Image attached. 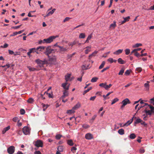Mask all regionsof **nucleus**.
Instances as JSON below:
<instances>
[{
  "mask_svg": "<svg viewBox=\"0 0 154 154\" xmlns=\"http://www.w3.org/2000/svg\"><path fill=\"white\" fill-rule=\"evenodd\" d=\"M67 84V82H65L62 84L61 86L63 87L64 89V90L63 91V95L60 98H64L66 97L69 95V93H68L67 90L69 89V85L66 86Z\"/></svg>",
  "mask_w": 154,
  "mask_h": 154,
  "instance_id": "f257e3e1",
  "label": "nucleus"
},
{
  "mask_svg": "<svg viewBox=\"0 0 154 154\" xmlns=\"http://www.w3.org/2000/svg\"><path fill=\"white\" fill-rule=\"evenodd\" d=\"M35 62L37 64L38 67L40 68L44 67L45 65L48 63V60L46 59H44L43 60L37 59L35 60Z\"/></svg>",
  "mask_w": 154,
  "mask_h": 154,
  "instance_id": "f03ea898",
  "label": "nucleus"
},
{
  "mask_svg": "<svg viewBox=\"0 0 154 154\" xmlns=\"http://www.w3.org/2000/svg\"><path fill=\"white\" fill-rule=\"evenodd\" d=\"M58 35L56 36H50L49 38H47L44 39V41L45 42V43H50L53 41V40L55 39L56 38L58 37Z\"/></svg>",
  "mask_w": 154,
  "mask_h": 154,
  "instance_id": "7ed1b4c3",
  "label": "nucleus"
},
{
  "mask_svg": "<svg viewBox=\"0 0 154 154\" xmlns=\"http://www.w3.org/2000/svg\"><path fill=\"white\" fill-rule=\"evenodd\" d=\"M45 49H46V51L44 53L48 57L49 56V54H51L52 51H54V50L51 49L50 46L48 47L47 48L46 47Z\"/></svg>",
  "mask_w": 154,
  "mask_h": 154,
  "instance_id": "20e7f679",
  "label": "nucleus"
},
{
  "mask_svg": "<svg viewBox=\"0 0 154 154\" xmlns=\"http://www.w3.org/2000/svg\"><path fill=\"white\" fill-rule=\"evenodd\" d=\"M34 145L37 147H42L43 146V143L40 140H38L35 142Z\"/></svg>",
  "mask_w": 154,
  "mask_h": 154,
  "instance_id": "39448f33",
  "label": "nucleus"
},
{
  "mask_svg": "<svg viewBox=\"0 0 154 154\" xmlns=\"http://www.w3.org/2000/svg\"><path fill=\"white\" fill-rule=\"evenodd\" d=\"M130 101L128 98H126L123 100L122 102V105L121 106V108H123L128 103H130Z\"/></svg>",
  "mask_w": 154,
  "mask_h": 154,
  "instance_id": "423d86ee",
  "label": "nucleus"
},
{
  "mask_svg": "<svg viewBox=\"0 0 154 154\" xmlns=\"http://www.w3.org/2000/svg\"><path fill=\"white\" fill-rule=\"evenodd\" d=\"M23 134L26 135H28L30 134V129L27 127H24L22 129Z\"/></svg>",
  "mask_w": 154,
  "mask_h": 154,
  "instance_id": "0eeeda50",
  "label": "nucleus"
},
{
  "mask_svg": "<svg viewBox=\"0 0 154 154\" xmlns=\"http://www.w3.org/2000/svg\"><path fill=\"white\" fill-rule=\"evenodd\" d=\"M15 148L13 146H11L8 148L7 151L9 154H13L14 152Z\"/></svg>",
  "mask_w": 154,
  "mask_h": 154,
  "instance_id": "6e6552de",
  "label": "nucleus"
},
{
  "mask_svg": "<svg viewBox=\"0 0 154 154\" xmlns=\"http://www.w3.org/2000/svg\"><path fill=\"white\" fill-rule=\"evenodd\" d=\"M134 118H135V119H136V117L133 116V118L131 119H130L128 121L125 123L124 124V125H123L122 127H124V126H127L128 125H129L132 122Z\"/></svg>",
  "mask_w": 154,
  "mask_h": 154,
  "instance_id": "1a4fd4ad",
  "label": "nucleus"
},
{
  "mask_svg": "<svg viewBox=\"0 0 154 154\" xmlns=\"http://www.w3.org/2000/svg\"><path fill=\"white\" fill-rule=\"evenodd\" d=\"M57 47L60 49V52H65L67 51L68 48H64L63 46H57Z\"/></svg>",
  "mask_w": 154,
  "mask_h": 154,
  "instance_id": "9d476101",
  "label": "nucleus"
},
{
  "mask_svg": "<svg viewBox=\"0 0 154 154\" xmlns=\"http://www.w3.org/2000/svg\"><path fill=\"white\" fill-rule=\"evenodd\" d=\"M93 138L92 135L89 133L86 134L85 135V138L88 140H91Z\"/></svg>",
  "mask_w": 154,
  "mask_h": 154,
  "instance_id": "9b49d317",
  "label": "nucleus"
},
{
  "mask_svg": "<svg viewBox=\"0 0 154 154\" xmlns=\"http://www.w3.org/2000/svg\"><path fill=\"white\" fill-rule=\"evenodd\" d=\"M56 10V9L55 8H54L52 10V11H50L49 12L46 14V15L45 16H44L45 17H47L49 16L52 15L54 12H55V11Z\"/></svg>",
  "mask_w": 154,
  "mask_h": 154,
  "instance_id": "f8f14e48",
  "label": "nucleus"
},
{
  "mask_svg": "<svg viewBox=\"0 0 154 154\" xmlns=\"http://www.w3.org/2000/svg\"><path fill=\"white\" fill-rule=\"evenodd\" d=\"M149 83H150L149 81H147V83H145L144 84V86L146 88V90L147 91H149Z\"/></svg>",
  "mask_w": 154,
  "mask_h": 154,
  "instance_id": "ddd939ff",
  "label": "nucleus"
},
{
  "mask_svg": "<svg viewBox=\"0 0 154 154\" xmlns=\"http://www.w3.org/2000/svg\"><path fill=\"white\" fill-rule=\"evenodd\" d=\"M123 51V49H119L118 50L114 52L113 54H114L118 55L121 54L122 52Z\"/></svg>",
  "mask_w": 154,
  "mask_h": 154,
  "instance_id": "4468645a",
  "label": "nucleus"
},
{
  "mask_svg": "<svg viewBox=\"0 0 154 154\" xmlns=\"http://www.w3.org/2000/svg\"><path fill=\"white\" fill-rule=\"evenodd\" d=\"M46 48L45 47L40 46L37 48V49L39 51V53L40 52L42 51V50H45Z\"/></svg>",
  "mask_w": 154,
  "mask_h": 154,
  "instance_id": "2eb2a0df",
  "label": "nucleus"
},
{
  "mask_svg": "<svg viewBox=\"0 0 154 154\" xmlns=\"http://www.w3.org/2000/svg\"><path fill=\"white\" fill-rule=\"evenodd\" d=\"M116 26V22L115 21H113V23L111 24L110 26V28L114 29Z\"/></svg>",
  "mask_w": 154,
  "mask_h": 154,
  "instance_id": "dca6fc26",
  "label": "nucleus"
},
{
  "mask_svg": "<svg viewBox=\"0 0 154 154\" xmlns=\"http://www.w3.org/2000/svg\"><path fill=\"white\" fill-rule=\"evenodd\" d=\"M71 74H68L65 76V79L66 81V82L67 83V82L69 80Z\"/></svg>",
  "mask_w": 154,
  "mask_h": 154,
  "instance_id": "f3484780",
  "label": "nucleus"
},
{
  "mask_svg": "<svg viewBox=\"0 0 154 154\" xmlns=\"http://www.w3.org/2000/svg\"><path fill=\"white\" fill-rule=\"evenodd\" d=\"M81 106V104L79 103H78L77 104H76L74 107L72 108L74 110L77 109H78Z\"/></svg>",
  "mask_w": 154,
  "mask_h": 154,
  "instance_id": "a211bd4d",
  "label": "nucleus"
},
{
  "mask_svg": "<svg viewBox=\"0 0 154 154\" xmlns=\"http://www.w3.org/2000/svg\"><path fill=\"white\" fill-rule=\"evenodd\" d=\"M67 143L70 146H72L74 145V143L72 140H67Z\"/></svg>",
  "mask_w": 154,
  "mask_h": 154,
  "instance_id": "6ab92c4d",
  "label": "nucleus"
},
{
  "mask_svg": "<svg viewBox=\"0 0 154 154\" xmlns=\"http://www.w3.org/2000/svg\"><path fill=\"white\" fill-rule=\"evenodd\" d=\"M86 49L85 51V54H88L89 52L91 51V47L90 46H87L86 48Z\"/></svg>",
  "mask_w": 154,
  "mask_h": 154,
  "instance_id": "aec40b11",
  "label": "nucleus"
},
{
  "mask_svg": "<svg viewBox=\"0 0 154 154\" xmlns=\"http://www.w3.org/2000/svg\"><path fill=\"white\" fill-rule=\"evenodd\" d=\"M97 53V51H94L89 56V59H90L93 56H95L96 54Z\"/></svg>",
  "mask_w": 154,
  "mask_h": 154,
  "instance_id": "412c9836",
  "label": "nucleus"
},
{
  "mask_svg": "<svg viewBox=\"0 0 154 154\" xmlns=\"http://www.w3.org/2000/svg\"><path fill=\"white\" fill-rule=\"evenodd\" d=\"M142 121V120L140 118H138L137 119L135 122H134V125L135 126H136V125L139 123H140Z\"/></svg>",
  "mask_w": 154,
  "mask_h": 154,
  "instance_id": "4be33fe9",
  "label": "nucleus"
},
{
  "mask_svg": "<svg viewBox=\"0 0 154 154\" xmlns=\"http://www.w3.org/2000/svg\"><path fill=\"white\" fill-rule=\"evenodd\" d=\"M119 134L122 135L124 134V130L122 128L119 129L118 131Z\"/></svg>",
  "mask_w": 154,
  "mask_h": 154,
  "instance_id": "5701e85b",
  "label": "nucleus"
},
{
  "mask_svg": "<svg viewBox=\"0 0 154 154\" xmlns=\"http://www.w3.org/2000/svg\"><path fill=\"white\" fill-rule=\"evenodd\" d=\"M118 62L120 64H124L125 63V62L122 60V58H120L118 59Z\"/></svg>",
  "mask_w": 154,
  "mask_h": 154,
  "instance_id": "b1692460",
  "label": "nucleus"
},
{
  "mask_svg": "<svg viewBox=\"0 0 154 154\" xmlns=\"http://www.w3.org/2000/svg\"><path fill=\"white\" fill-rule=\"evenodd\" d=\"M10 129V126H8L7 127L5 128L2 131L3 134H4L7 131Z\"/></svg>",
  "mask_w": 154,
  "mask_h": 154,
  "instance_id": "393cba45",
  "label": "nucleus"
},
{
  "mask_svg": "<svg viewBox=\"0 0 154 154\" xmlns=\"http://www.w3.org/2000/svg\"><path fill=\"white\" fill-rule=\"evenodd\" d=\"M64 149V147L62 146H60L57 148V150L60 152H62L63 151Z\"/></svg>",
  "mask_w": 154,
  "mask_h": 154,
  "instance_id": "a878e982",
  "label": "nucleus"
},
{
  "mask_svg": "<svg viewBox=\"0 0 154 154\" xmlns=\"http://www.w3.org/2000/svg\"><path fill=\"white\" fill-rule=\"evenodd\" d=\"M107 61L110 62V63H112L113 62L116 63L117 62L116 60H113V58H110L108 59L107 60Z\"/></svg>",
  "mask_w": 154,
  "mask_h": 154,
  "instance_id": "bb28decb",
  "label": "nucleus"
},
{
  "mask_svg": "<svg viewBox=\"0 0 154 154\" xmlns=\"http://www.w3.org/2000/svg\"><path fill=\"white\" fill-rule=\"evenodd\" d=\"M35 50V48H33L31 49H30L29 50V51L27 52V54L28 56H30V54L33 53V50Z\"/></svg>",
  "mask_w": 154,
  "mask_h": 154,
  "instance_id": "cd10ccee",
  "label": "nucleus"
},
{
  "mask_svg": "<svg viewBox=\"0 0 154 154\" xmlns=\"http://www.w3.org/2000/svg\"><path fill=\"white\" fill-rule=\"evenodd\" d=\"M27 68L30 71H34L37 70V69L34 68L32 67L31 66H28Z\"/></svg>",
  "mask_w": 154,
  "mask_h": 154,
  "instance_id": "c85d7f7f",
  "label": "nucleus"
},
{
  "mask_svg": "<svg viewBox=\"0 0 154 154\" xmlns=\"http://www.w3.org/2000/svg\"><path fill=\"white\" fill-rule=\"evenodd\" d=\"M136 137V135L134 133L131 134L129 136L130 138L133 139H134Z\"/></svg>",
  "mask_w": 154,
  "mask_h": 154,
  "instance_id": "c756f323",
  "label": "nucleus"
},
{
  "mask_svg": "<svg viewBox=\"0 0 154 154\" xmlns=\"http://www.w3.org/2000/svg\"><path fill=\"white\" fill-rule=\"evenodd\" d=\"M85 37V33H82L79 35V38H84Z\"/></svg>",
  "mask_w": 154,
  "mask_h": 154,
  "instance_id": "7c9ffc66",
  "label": "nucleus"
},
{
  "mask_svg": "<svg viewBox=\"0 0 154 154\" xmlns=\"http://www.w3.org/2000/svg\"><path fill=\"white\" fill-rule=\"evenodd\" d=\"M142 44L141 43H137L133 45L132 47L133 48H136L141 46H142Z\"/></svg>",
  "mask_w": 154,
  "mask_h": 154,
  "instance_id": "2f4dec72",
  "label": "nucleus"
},
{
  "mask_svg": "<svg viewBox=\"0 0 154 154\" xmlns=\"http://www.w3.org/2000/svg\"><path fill=\"white\" fill-rule=\"evenodd\" d=\"M75 112V110L74 109H73V108H72L71 109L68 110L67 111V113L69 114H72V113H74V112Z\"/></svg>",
  "mask_w": 154,
  "mask_h": 154,
  "instance_id": "473e14b6",
  "label": "nucleus"
},
{
  "mask_svg": "<svg viewBox=\"0 0 154 154\" xmlns=\"http://www.w3.org/2000/svg\"><path fill=\"white\" fill-rule=\"evenodd\" d=\"M142 70V69L140 67L137 68L136 69V72L138 73L140 72Z\"/></svg>",
  "mask_w": 154,
  "mask_h": 154,
  "instance_id": "72a5a7b5",
  "label": "nucleus"
},
{
  "mask_svg": "<svg viewBox=\"0 0 154 154\" xmlns=\"http://www.w3.org/2000/svg\"><path fill=\"white\" fill-rule=\"evenodd\" d=\"M145 112L146 113V115L147 116V115H149L151 116L152 113V112L149 110H145Z\"/></svg>",
  "mask_w": 154,
  "mask_h": 154,
  "instance_id": "f704fd0d",
  "label": "nucleus"
},
{
  "mask_svg": "<svg viewBox=\"0 0 154 154\" xmlns=\"http://www.w3.org/2000/svg\"><path fill=\"white\" fill-rule=\"evenodd\" d=\"M105 64V61H103L102 62V63L100 65L99 67V69H101L103 68V67Z\"/></svg>",
  "mask_w": 154,
  "mask_h": 154,
  "instance_id": "c9c22d12",
  "label": "nucleus"
},
{
  "mask_svg": "<svg viewBox=\"0 0 154 154\" xmlns=\"http://www.w3.org/2000/svg\"><path fill=\"white\" fill-rule=\"evenodd\" d=\"M98 78L97 77H94L91 80L92 82H96L98 79Z\"/></svg>",
  "mask_w": 154,
  "mask_h": 154,
  "instance_id": "e433bc0d",
  "label": "nucleus"
},
{
  "mask_svg": "<svg viewBox=\"0 0 154 154\" xmlns=\"http://www.w3.org/2000/svg\"><path fill=\"white\" fill-rule=\"evenodd\" d=\"M34 99L31 97L29 98L27 100V102L29 103H32L34 102Z\"/></svg>",
  "mask_w": 154,
  "mask_h": 154,
  "instance_id": "4c0bfd02",
  "label": "nucleus"
},
{
  "mask_svg": "<svg viewBox=\"0 0 154 154\" xmlns=\"http://www.w3.org/2000/svg\"><path fill=\"white\" fill-rule=\"evenodd\" d=\"M119 100L118 98H115L112 100V102L111 103V104L112 105L113 104H114L116 102H117Z\"/></svg>",
  "mask_w": 154,
  "mask_h": 154,
  "instance_id": "58836bf2",
  "label": "nucleus"
},
{
  "mask_svg": "<svg viewBox=\"0 0 154 154\" xmlns=\"http://www.w3.org/2000/svg\"><path fill=\"white\" fill-rule=\"evenodd\" d=\"M62 137V136L61 135L58 134H57L55 136L56 139L57 140H59L60 139L61 137Z\"/></svg>",
  "mask_w": 154,
  "mask_h": 154,
  "instance_id": "ea45409f",
  "label": "nucleus"
},
{
  "mask_svg": "<svg viewBox=\"0 0 154 154\" xmlns=\"http://www.w3.org/2000/svg\"><path fill=\"white\" fill-rule=\"evenodd\" d=\"M92 88L91 87H90L87 90H85L83 93V94H85L87 92L89 91Z\"/></svg>",
  "mask_w": 154,
  "mask_h": 154,
  "instance_id": "a19ab883",
  "label": "nucleus"
},
{
  "mask_svg": "<svg viewBox=\"0 0 154 154\" xmlns=\"http://www.w3.org/2000/svg\"><path fill=\"white\" fill-rule=\"evenodd\" d=\"M124 68H122L119 73V75H122L124 72Z\"/></svg>",
  "mask_w": 154,
  "mask_h": 154,
  "instance_id": "79ce46f5",
  "label": "nucleus"
},
{
  "mask_svg": "<svg viewBox=\"0 0 154 154\" xmlns=\"http://www.w3.org/2000/svg\"><path fill=\"white\" fill-rule=\"evenodd\" d=\"M77 150V148L75 146L72 147L71 149V151L73 153H74L75 151Z\"/></svg>",
  "mask_w": 154,
  "mask_h": 154,
  "instance_id": "37998d69",
  "label": "nucleus"
},
{
  "mask_svg": "<svg viewBox=\"0 0 154 154\" xmlns=\"http://www.w3.org/2000/svg\"><path fill=\"white\" fill-rule=\"evenodd\" d=\"M130 50L129 49H126L125 50V53L126 55H128L130 53Z\"/></svg>",
  "mask_w": 154,
  "mask_h": 154,
  "instance_id": "c03bdc74",
  "label": "nucleus"
},
{
  "mask_svg": "<svg viewBox=\"0 0 154 154\" xmlns=\"http://www.w3.org/2000/svg\"><path fill=\"white\" fill-rule=\"evenodd\" d=\"M82 127L85 129H87L89 128L90 126L87 124H83L82 125Z\"/></svg>",
  "mask_w": 154,
  "mask_h": 154,
  "instance_id": "a18cd8bd",
  "label": "nucleus"
},
{
  "mask_svg": "<svg viewBox=\"0 0 154 154\" xmlns=\"http://www.w3.org/2000/svg\"><path fill=\"white\" fill-rule=\"evenodd\" d=\"M106 83H100L99 84V86L104 88L105 89V86L106 85Z\"/></svg>",
  "mask_w": 154,
  "mask_h": 154,
  "instance_id": "49530a36",
  "label": "nucleus"
},
{
  "mask_svg": "<svg viewBox=\"0 0 154 154\" xmlns=\"http://www.w3.org/2000/svg\"><path fill=\"white\" fill-rule=\"evenodd\" d=\"M22 26V24H21L20 25L15 26H12L11 28L12 29H16L18 28H20L21 26Z\"/></svg>",
  "mask_w": 154,
  "mask_h": 154,
  "instance_id": "de8ad7c7",
  "label": "nucleus"
},
{
  "mask_svg": "<svg viewBox=\"0 0 154 154\" xmlns=\"http://www.w3.org/2000/svg\"><path fill=\"white\" fill-rule=\"evenodd\" d=\"M130 72L131 71L130 70H127L125 72V74L126 75H128L130 74Z\"/></svg>",
  "mask_w": 154,
  "mask_h": 154,
  "instance_id": "09e8293b",
  "label": "nucleus"
},
{
  "mask_svg": "<svg viewBox=\"0 0 154 154\" xmlns=\"http://www.w3.org/2000/svg\"><path fill=\"white\" fill-rule=\"evenodd\" d=\"M112 86V85L111 84H109V85H107L106 84V85L105 86V89L108 90V89L110 88Z\"/></svg>",
  "mask_w": 154,
  "mask_h": 154,
  "instance_id": "8fccbe9b",
  "label": "nucleus"
},
{
  "mask_svg": "<svg viewBox=\"0 0 154 154\" xmlns=\"http://www.w3.org/2000/svg\"><path fill=\"white\" fill-rule=\"evenodd\" d=\"M149 106L151 109V111L152 112L154 113V107L151 105H149Z\"/></svg>",
  "mask_w": 154,
  "mask_h": 154,
  "instance_id": "3c124183",
  "label": "nucleus"
},
{
  "mask_svg": "<svg viewBox=\"0 0 154 154\" xmlns=\"http://www.w3.org/2000/svg\"><path fill=\"white\" fill-rule=\"evenodd\" d=\"M109 68V66H107L106 67L104 68V69H103L101 71V72H103L104 71H105L106 70L108 69Z\"/></svg>",
  "mask_w": 154,
  "mask_h": 154,
  "instance_id": "603ef678",
  "label": "nucleus"
},
{
  "mask_svg": "<svg viewBox=\"0 0 154 154\" xmlns=\"http://www.w3.org/2000/svg\"><path fill=\"white\" fill-rule=\"evenodd\" d=\"M18 118L17 117H15L13 119V121L14 122H16L18 121Z\"/></svg>",
  "mask_w": 154,
  "mask_h": 154,
  "instance_id": "864d4df0",
  "label": "nucleus"
},
{
  "mask_svg": "<svg viewBox=\"0 0 154 154\" xmlns=\"http://www.w3.org/2000/svg\"><path fill=\"white\" fill-rule=\"evenodd\" d=\"M20 112L21 114L23 115L25 113V111L24 109H22L20 110Z\"/></svg>",
  "mask_w": 154,
  "mask_h": 154,
  "instance_id": "5fc2aeb1",
  "label": "nucleus"
},
{
  "mask_svg": "<svg viewBox=\"0 0 154 154\" xmlns=\"http://www.w3.org/2000/svg\"><path fill=\"white\" fill-rule=\"evenodd\" d=\"M130 19V17L129 16H128L127 17H125L124 18V20H125V21L126 22L127 21H128Z\"/></svg>",
  "mask_w": 154,
  "mask_h": 154,
  "instance_id": "6e6d98bb",
  "label": "nucleus"
},
{
  "mask_svg": "<svg viewBox=\"0 0 154 154\" xmlns=\"http://www.w3.org/2000/svg\"><path fill=\"white\" fill-rule=\"evenodd\" d=\"M97 117V115H94L92 118L91 119V120H90V122H91V121H92V122H93V121L94 120V119H95L96 118V117Z\"/></svg>",
  "mask_w": 154,
  "mask_h": 154,
  "instance_id": "4d7b16f0",
  "label": "nucleus"
},
{
  "mask_svg": "<svg viewBox=\"0 0 154 154\" xmlns=\"http://www.w3.org/2000/svg\"><path fill=\"white\" fill-rule=\"evenodd\" d=\"M71 19V18L69 17H66L63 21L64 23L66 22V21H68L69 19Z\"/></svg>",
  "mask_w": 154,
  "mask_h": 154,
  "instance_id": "13d9d810",
  "label": "nucleus"
},
{
  "mask_svg": "<svg viewBox=\"0 0 154 154\" xmlns=\"http://www.w3.org/2000/svg\"><path fill=\"white\" fill-rule=\"evenodd\" d=\"M17 125L19 127H20L22 125V123L21 122H20L19 120H18L17 121Z\"/></svg>",
  "mask_w": 154,
  "mask_h": 154,
  "instance_id": "bf43d9fd",
  "label": "nucleus"
},
{
  "mask_svg": "<svg viewBox=\"0 0 154 154\" xmlns=\"http://www.w3.org/2000/svg\"><path fill=\"white\" fill-rule=\"evenodd\" d=\"M145 151L144 149L143 148H141L139 150V152L140 153H143L145 152Z\"/></svg>",
  "mask_w": 154,
  "mask_h": 154,
  "instance_id": "052dcab7",
  "label": "nucleus"
},
{
  "mask_svg": "<svg viewBox=\"0 0 154 154\" xmlns=\"http://www.w3.org/2000/svg\"><path fill=\"white\" fill-rule=\"evenodd\" d=\"M47 94L48 95V96L49 97L51 98H52L53 97V94L52 93L50 94V93H47Z\"/></svg>",
  "mask_w": 154,
  "mask_h": 154,
  "instance_id": "680f3d73",
  "label": "nucleus"
},
{
  "mask_svg": "<svg viewBox=\"0 0 154 154\" xmlns=\"http://www.w3.org/2000/svg\"><path fill=\"white\" fill-rule=\"evenodd\" d=\"M96 96H94L93 97H91L90 99V100H91L92 101H94V100L96 98Z\"/></svg>",
  "mask_w": 154,
  "mask_h": 154,
  "instance_id": "e2e57ef3",
  "label": "nucleus"
},
{
  "mask_svg": "<svg viewBox=\"0 0 154 154\" xmlns=\"http://www.w3.org/2000/svg\"><path fill=\"white\" fill-rule=\"evenodd\" d=\"M42 43H45V42L44 41V40H40L38 42V44L40 45Z\"/></svg>",
  "mask_w": 154,
  "mask_h": 154,
  "instance_id": "0e129e2a",
  "label": "nucleus"
},
{
  "mask_svg": "<svg viewBox=\"0 0 154 154\" xmlns=\"http://www.w3.org/2000/svg\"><path fill=\"white\" fill-rule=\"evenodd\" d=\"M35 52L36 54H39V51L37 49V48H35V50H33V52Z\"/></svg>",
  "mask_w": 154,
  "mask_h": 154,
  "instance_id": "69168bd1",
  "label": "nucleus"
},
{
  "mask_svg": "<svg viewBox=\"0 0 154 154\" xmlns=\"http://www.w3.org/2000/svg\"><path fill=\"white\" fill-rule=\"evenodd\" d=\"M134 55L137 57H139L140 56V54L138 53L137 52H136L134 54Z\"/></svg>",
  "mask_w": 154,
  "mask_h": 154,
  "instance_id": "338daca9",
  "label": "nucleus"
},
{
  "mask_svg": "<svg viewBox=\"0 0 154 154\" xmlns=\"http://www.w3.org/2000/svg\"><path fill=\"white\" fill-rule=\"evenodd\" d=\"M35 154H42L40 152L38 151H36L34 152Z\"/></svg>",
  "mask_w": 154,
  "mask_h": 154,
  "instance_id": "774afa93",
  "label": "nucleus"
}]
</instances>
